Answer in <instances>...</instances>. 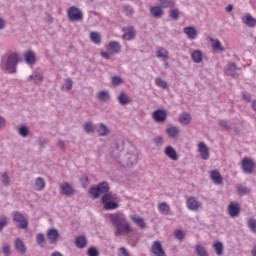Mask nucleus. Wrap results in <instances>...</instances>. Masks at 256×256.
<instances>
[{
    "mask_svg": "<svg viewBox=\"0 0 256 256\" xmlns=\"http://www.w3.org/2000/svg\"><path fill=\"white\" fill-rule=\"evenodd\" d=\"M109 182L103 181L96 186L90 188L89 193L93 199H99L101 197V203L106 211H114L119 209V203H117V195L113 192H109Z\"/></svg>",
    "mask_w": 256,
    "mask_h": 256,
    "instance_id": "obj_1",
    "label": "nucleus"
},
{
    "mask_svg": "<svg viewBox=\"0 0 256 256\" xmlns=\"http://www.w3.org/2000/svg\"><path fill=\"white\" fill-rule=\"evenodd\" d=\"M109 219L112 225L116 228L115 236L119 237L123 234L131 233V226H129V222L125 218V215L122 213L110 214Z\"/></svg>",
    "mask_w": 256,
    "mask_h": 256,
    "instance_id": "obj_2",
    "label": "nucleus"
},
{
    "mask_svg": "<svg viewBox=\"0 0 256 256\" xmlns=\"http://www.w3.org/2000/svg\"><path fill=\"white\" fill-rule=\"evenodd\" d=\"M17 65H19V54L12 53L7 59H2L0 67L2 71H7V73H17Z\"/></svg>",
    "mask_w": 256,
    "mask_h": 256,
    "instance_id": "obj_3",
    "label": "nucleus"
},
{
    "mask_svg": "<svg viewBox=\"0 0 256 256\" xmlns=\"http://www.w3.org/2000/svg\"><path fill=\"white\" fill-rule=\"evenodd\" d=\"M12 219L14 223H18L16 227L19 229H27V227H29V221H27L25 216L19 211H14L12 213Z\"/></svg>",
    "mask_w": 256,
    "mask_h": 256,
    "instance_id": "obj_4",
    "label": "nucleus"
},
{
    "mask_svg": "<svg viewBox=\"0 0 256 256\" xmlns=\"http://www.w3.org/2000/svg\"><path fill=\"white\" fill-rule=\"evenodd\" d=\"M67 13L70 21H81L83 19V12L75 6H71Z\"/></svg>",
    "mask_w": 256,
    "mask_h": 256,
    "instance_id": "obj_5",
    "label": "nucleus"
},
{
    "mask_svg": "<svg viewBox=\"0 0 256 256\" xmlns=\"http://www.w3.org/2000/svg\"><path fill=\"white\" fill-rule=\"evenodd\" d=\"M150 251L155 256H167L165 250L163 249V244H161V241L158 240L152 243Z\"/></svg>",
    "mask_w": 256,
    "mask_h": 256,
    "instance_id": "obj_6",
    "label": "nucleus"
},
{
    "mask_svg": "<svg viewBox=\"0 0 256 256\" xmlns=\"http://www.w3.org/2000/svg\"><path fill=\"white\" fill-rule=\"evenodd\" d=\"M202 203L193 196H190L186 200V207L189 211H197L200 207H202Z\"/></svg>",
    "mask_w": 256,
    "mask_h": 256,
    "instance_id": "obj_7",
    "label": "nucleus"
},
{
    "mask_svg": "<svg viewBox=\"0 0 256 256\" xmlns=\"http://www.w3.org/2000/svg\"><path fill=\"white\" fill-rule=\"evenodd\" d=\"M152 119H154L156 123H165V121H167V112L163 109L155 110L152 114Z\"/></svg>",
    "mask_w": 256,
    "mask_h": 256,
    "instance_id": "obj_8",
    "label": "nucleus"
},
{
    "mask_svg": "<svg viewBox=\"0 0 256 256\" xmlns=\"http://www.w3.org/2000/svg\"><path fill=\"white\" fill-rule=\"evenodd\" d=\"M14 248L18 255H25L27 253V246L21 238H16L14 240Z\"/></svg>",
    "mask_w": 256,
    "mask_h": 256,
    "instance_id": "obj_9",
    "label": "nucleus"
},
{
    "mask_svg": "<svg viewBox=\"0 0 256 256\" xmlns=\"http://www.w3.org/2000/svg\"><path fill=\"white\" fill-rule=\"evenodd\" d=\"M60 236L61 235L59 234V230H57V229L51 228L47 231V239H48L50 245H55V243H57V241H59Z\"/></svg>",
    "mask_w": 256,
    "mask_h": 256,
    "instance_id": "obj_10",
    "label": "nucleus"
},
{
    "mask_svg": "<svg viewBox=\"0 0 256 256\" xmlns=\"http://www.w3.org/2000/svg\"><path fill=\"white\" fill-rule=\"evenodd\" d=\"M255 167V163L248 158H244L242 160V171L244 173H248L251 175L253 173V168Z\"/></svg>",
    "mask_w": 256,
    "mask_h": 256,
    "instance_id": "obj_11",
    "label": "nucleus"
},
{
    "mask_svg": "<svg viewBox=\"0 0 256 256\" xmlns=\"http://www.w3.org/2000/svg\"><path fill=\"white\" fill-rule=\"evenodd\" d=\"M106 48L110 51V53H114V55H117L119 53H121V43L117 42V41H110Z\"/></svg>",
    "mask_w": 256,
    "mask_h": 256,
    "instance_id": "obj_12",
    "label": "nucleus"
},
{
    "mask_svg": "<svg viewBox=\"0 0 256 256\" xmlns=\"http://www.w3.org/2000/svg\"><path fill=\"white\" fill-rule=\"evenodd\" d=\"M198 151L200 153L201 159H203L204 161H207V159H209V148L207 147L205 142H200L198 144Z\"/></svg>",
    "mask_w": 256,
    "mask_h": 256,
    "instance_id": "obj_13",
    "label": "nucleus"
},
{
    "mask_svg": "<svg viewBox=\"0 0 256 256\" xmlns=\"http://www.w3.org/2000/svg\"><path fill=\"white\" fill-rule=\"evenodd\" d=\"M96 98L100 103H109L111 101V93L108 90H102L96 94Z\"/></svg>",
    "mask_w": 256,
    "mask_h": 256,
    "instance_id": "obj_14",
    "label": "nucleus"
},
{
    "mask_svg": "<svg viewBox=\"0 0 256 256\" xmlns=\"http://www.w3.org/2000/svg\"><path fill=\"white\" fill-rule=\"evenodd\" d=\"M165 156L171 159L172 161H178L179 155H177V150L172 146H167L164 150Z\"/></svg>",
    "mask_w": 256,
    "mask_h": 256,
    "instance_id": "obj_15",
    "label": "nucleus"
},
{
    "mask_svg": "<svg viewBox=\"0 0 256 256\" xmlns=\"http://www.w3.org/2000/svg\"><path fill=\"white\" fill-rule=\"evenodd\" d=\"M60 191L62 195H66L67 197L73 195L75 193V189H73V186L71 184L65 182L61 184Z\"/></svg>",
    "mask_w": 256,
    "mask_h": 256,
    "instance_id": "obj_16",
    "label": "nucleus"
},
{
    "mask_svg": "<svg viewBox=\"0 0 256 256\" xmlns=\"http://www.w3.org/2000/svg\"><path fill=\"white\" fill-rule=\"evenodd\" d=\"M123 31V39H125L126 41H133V39H135V28H133V26L123 28Z\"/></svg>",
    "mask_w": 256,
    "mask_h": 256,
    "instance_id": "obj_17",
    "label": "nucleus"
},
{
    "mask_svg": "<svg viewBox=\"0 0 256 256\" xmlns=\"http://www.w3.org/2000/svg\"><path fill=\"white\" fill-rule=\"evenodd\" d=\"M228 213L230 217H238L239 213H241V208L239 207L238 203H231L228 206Z\"/></svg>",
    "mask_w": 256,
    "mask_h": 256,
    "instance_id": "obj_18",
    "label": "nucleus"
},
{
    "mask_svg": "<svg viewBox=\"0 0 256 256\" xmlns=\"http://www.w3.org/2000/svg\"><path fill=\"white\" fill-rule=\"evenodd\" d=\"M183 33H185V35H187L188 39H190L192 41L197 39V29H195V27H193V26L185 27L183 29Z\"/></svg>",
    "mask_w": 256,
    "mask_h": 256,
    "instance_id": "obj_19",
    "label": "nucleus"
},
{
    "mask_svg": "<svg viewBox=\"0 0 256 256\" xmlns=\"http://www.w3.org/2000/svg\"><path fill=\"white\" fill-rule=\"evenodd\" d=\"M24 59L27 65H35L37 63V58L35 57V52L29 50L25 52Z\"/></svg>",
    "mask_w": 256,
    "mask_h": 256,
    "instance_id": "obj_20",
    "label": "nucleus"
},
{
    "mask_svg": "<svg viewBox=\"0 0 256 256\" xmlns=\"http://www.w3.org/2000/svg\"><path fill=\"white\" fill-rule=\"evenodd\" d=\"M210 177L215 185H223V177L221 176V173H219V171L213 170L210 173Z\"/></svg>",
    "mask_w": 256,
    "mask_h": 256,
    "instance_id": "obj_21",
    "label": "nucleus"
},
{
    "mask_svg": "<svg viewBox=\"0 0 256 256\" xmlns=\"http://www.w3.org/2000/svg\"><path fill=\"white\" fill-rule=\"evenodd\" d=\"M150 15L155 19H161L163 17V9L158 5L150 8Z\"/></svg>",
    "mask_w": 256,
    "mask_h": 256,
    "instance_id": "obj_22",
    "label": "nucleus"
},
{
    "mask_svg": "<svg viewBox=\"0 0 256 256\" xmlns=\"http://www.w3.org/2000/svg\"><path fill=\"white\" fill-rule=\"evenodd\" d=\"M194 251L197 256H209V252H207V248L201 244H196L194 247Z\"/></svg>",
    "mask_w": 256,
    "mask_h": 256,
    "instance_id": "obj_23",
    "label": "nucleus"
},
{
    "mask_svg": "<svg viewBox=\"0 0 256 256\" xmlns=\"http://www.w3.org/2000/svg\"><path fill=\"white\" fill-rule=\"evenodd\" d=\"M117 99L120 105H129L131 103V98L125 92H120Z\"/></svg>",
    "mask_w": 256,
    "mask_h": 256,
    "instance_id": "obj_24",
    "label": "nucleus"
},
{
    "mask_svg": "<svg viewBox=\"0 0 256 256\" xmlns=\"http://www.w3.org/2000/svg\"><path fill=\"white\" fill-rule=\"evenodd\" d=\"M166 135H168L170 139H177V137H179V129L175 126H171L166 129Z\"/></svg>",
    "mask_w": 256,
    "mask_h": 256,
    "instance_id": "obj_25",
    "label": "nucleus"
},
{
    "mask_svg": "<svg viewBox=\"0 0 256 256\" xmlns=\"http://www.w3.org/2000/svg\"><path fill=\"white\" fill-rule=\"evenodd\" d=\"M126 166L133 167V165H137V155L135 154H126Z\"/></svg>",
    "mask_w": 256,
    "mask_h": 256,
    "instance_id": "obj_26",
    "label": "nucleus"
},
{
    "mask_svg": "<svg viewBox=\"0 0 256 256\" xmlns=\"http://www.w3.org/2000/svg\"><path fill=\"white\" fill-rule=\"evenodd\" d=\"M75 245L78 249H85L87 247V238L85 236H78L75 240Z\"/></svg>",
    "mask_w": 256,
    "mask_h": 256,
    "instance_id": "obj_27",
    "label": "nucleus"
},
{
    "mask_svg": "<svg viewBox=\"0 0 256 256\" xmlns=\"http://www.w3.org/2000/svg\"><path fill=\"white\" fill-rule=\"evenodd\" d=\"M159 6L162 9H173L175 7V0H158Z\"/></svg>",
    "mask_w": 256,
    "mask_h": 256,
    "instance_id": "obj_28",
    "label": "nucleus"
},
{
    "mask_svg": "<svg viewBox=\"0 0 256 256\" xmlns=\"http://www.w3.org/2000/svg\"><path fill=\"white\" fill-rule=\"evenodd\" d=\"M113 148L114 150H112V157H114V159H117L121 155V151H123V145L119 142H116Z\"/></svg>",
    "mask_w": 256,
    "mask_h": 256,
    "instance_id": "obj_29",
    "label": "nucleus"
},
{
    "mask_svg": "<svg viewBox=\"0 0 256 256\" xmlns=\"http://www.w3.org/2000/svg\"><path fill=\"white\" fill-rule=\"evenodd\" d=\"M97 133L99 137H107V135H109V127H107V125L104 123H100Z\"/></svg>",
    "mask_w": 256,
    "mask_h": 256,
    "instance_id": "obj_30",
    "label": "nucleus"
},
{
    "mask_svg": "<svg viewBox=\"0 0 256 256\" xmlns=\"http://www.w3.org/2000/svg\"><path fill=\"white\" fill-rule=\"evenodd\" d=\"M210 41L212 42V47L214 51H219L220 53H223V51H225V47L221 45V41H219V39L211 38Z\"/></svg>",
    "mask_w": 256,
    "mask_h": 256,
    "instance_id": "obj_31",
    "label": "nucleus"
},
{
    "mask_svg": "<svg viewBox=\"0 0 256 256\" xmlns=\"http://www.w3.org/2000/svg\"><path fill=\"white\" fill-rule=\"evenodd\" d=\"M191 57L194 63H201L203 61V52L201 50H195L191 53Z\"/></svg>",
    "mask_w": 256,
    "mask_h": 256,
    "instance_id": "obj_32",
    "label": "nucleus"
},
{
    "mask_svg": "<svg viewBox=\"0 0 256 256\" xmlns=\"http://www.w3.org/2000/svg\"><path fill=\"white\" fill-rule=\"evenodd\" d=\"M179 123H181V125H189V123H191V114L189 113L180 114Z\"/></svg>",
    "mask_w": 256,
    "mask_h": 256,
    "instance_id": "obj_33",
    "label": "nucleus"
},
{
    "mask_svg": "<svg viewBox=\"0 0 256 256\" xmlns=\"http://www.w3.org/2000/svg\"><path fill=\"white\" fill-rule=\"evenodd\" d=\"M131 219L137 225V227H140V229H145V227H147L145 219L136 216H132Z\"/></svg>",
    "mask_w": 256,
    "mask_h": 256,
    "instance_id": "obj_34",
    "label": "nucleus"
},
{
    "mask_svg": "<svg viewBox=\"0 0 256 256\" xmlns=\"http://www.w3.org/2000/svg\"><path fill=\"white\" fill-rule=\"evenodd\" d=\"M45 189V179L38 177L35 180V191H43Z\"/></svg>",
    "mask_w": 256,
    "mask_h": 256,
    "instance_id": "obj_35",
    "label": "nucleus"
},
{
    "mask_svg": "<svg viewBox=\"0 0 256 256\" xmlns=\"http://www.w3.org/2000/svg\"><path fill=\"white\" fill-rule=\"evenodd\" d=\"M226 73L227 75H230V77H237V65H235V63H230Z\"/></svg>",
    "mask_w": 256,
    "mask_h": 256,
    "instance_id": "obj_36",
    "label": "nucleus"
},
{
    "mask_svg": "<svg viewBox=\"0 0 256 256\" xmlns=\"http://www.w3.org/2000/svg\"><path fill=\"white\" fill-rule=\"evenodd\" d=\"M90 39L95 45L101 44V34L99 32H91Z\"/></svg>",
    "mask_w": 256,
    "mask_h": 256,
    "instance_id": "obj_37",
    "label": "nucleus"
},
{
    "mask_svg": "<svg viewBox=\"0 0 256 256\" xmlns=\"http://www.w3.org/2000/svg\"><path fill=\"white\" fill-rule=\"evenodd\" d=\"M213 249L217 256H223V243L222 242H215L213 244Z\"/></svg>",
    "mask_w": 256,
    "mask_h": 256,
    "instance_id": "obj_38",
    "label": "nucleus"
},
{
    "mask_svg": "<svg viewBox=\"0 0 256 256\" xmlns=\"http://www.w3.org/2000/svg\"><path fill=\"white\" fill-rule=\"evenodd\" d=\"M158 209L162 215H169L170 208L167 203L165 202L160 203L158 206Z\"/></svg>",
    "mask_w": 256,
    "mask_h": 256,
    "instance_id": "obj_39",
    "label": "nucleus"
},
{
    "mask_svg": "<svg viewBox=\"0 0 256 256\" xmlns=\"http://www.w3.org/2000/svg\"><path fill=\"white\" fill-rule=\"evenodd\" d=\"M245 25L247 27H255L256 25V19L251 16V14L246 15V19L244 20Z\"/></svg>",
    "mask_w": 256,
    "mask_h": 256,
    "instance_id": "obj_40",
    "label": "nucleus"
},
{
    "mask_svg": "<svg viewBox=\"0 0 256 256\" xmlns=\"http://www.w3.org/2000/svg\"><path fill=\"white\" fill-rule=\"evenodd\" d=\"M157 57H159L160 59H163L164 61H167V59H169V52L163 48H161L160 50H157Z\"/></svg>",
    "mask_w": 256,
    "mask_h": 256,
    "instance_id": "obj_41",
    "label": "nucleus"
},
{
    "mask_svg": "<svg viewBox=\"0 0 256 256\" xmlns=\"http://www.w3.org/2000/svg\"><path fill=\"white\" fill-rule=\"evenodd\" d=\"M18 135L24 139L29 136V128L27 126H20L18 128Z\"/></svg>",
    "mask_w": 256,
    "mask_h": 256,
    "instance_id": "obj_42",
    "label": "nucleus"
},
{
    "mask_svg": "<svg viewBox=\"0 0 256 256\" xmlns=\"http://www.w3.org/2000/svg\"><path fill=\"white\" fill-rule=\"evenodd\" d=\"M247 227L250 229V231L252 233H255L256 234V219L254 218H249L247 220Z\"/></svg>",
    "mask_w": 256,
    "mask_h": 256,
    "instance_id": "obj_43",
    "label": "nucleus"
},
{
    "mask_svg": "<svg viewBox=\"0 0 256 256\" xmlns=\"http://www.w3.org/2000/svg\"><path fill=\"white\" fill-rule=\"evenodd\" d=\"M61 89H65V91H71L73 89V80L71 78H67Z\"/></svg>",
    "mask_w": 256,
    "mask_h": 256,
    "instance_id": "obj_44",
    "label": "nucleus"
},
{
    "mask_svg": "<svg viewBox=\"0 0 256 256\" xmlns=\"http://www.w3.org/2000/svg\"><path fill=\"white\" fill-rule=\"evenodd\" d=\"M84 131L85 133H95V124H93L91 121L86 122L84 125Z\"/></svg>",
    "mask_w": 256,
    "mask_h": 256,
    "instance_id": "obj_45",
    "label": "nucleus"
},
{
    "mask_svg": "<svg viewBox=\"0 0 256 256\" xmlns=\"http://www.w3.org/2000/svg\"><path fill=\"white\" fill-rule=\"evenodd\" d=\"M36 242L37 245H39V247H45L46 243H45V235H43L42 233H39L36 235Z\"/></svg>",
    "mask_w": 256,
    "mask_h": 256,
    "instance_id": "obj_46",
    "label": "nucleus"
},
{
    "mask_svg": "<svg viewBox=\"0 0 256 256\" xmlns=\"http://www.w3.org/2000/svg\"><path fill=\"white\" fill-rule=\"evenodd\" d=\"M179 15H180V12H179V9L177 8H174L169 11V17L170 19H172V21H177V19H179Z\"/></svg>",
    "mask_w": 256,
    "mask_h": 256,
    "instance_id": "obj_47",
    "label": "nucleus"
},
{
    "mask_svg": "<svg viewBox=\"0 0 256 256\" xmlns=\"http://www.w3.org/2000/svg\"><path fill=\"white\" fill-rule=\"evenodd\" d=\"M237 193L238 195H249L251 193V190L247 187L238 186L237 187Z\"/></svg>",
    "mask_w": 256,
    "mask_h": 256,
    "instance_id": "obj_48",
    "label": "nucleus"
},
{
    "mask_svg": "<svg viewBox=\"0 0 256 256\" xmlns=\"http://www.w3.org/2000/svg\"><path fill=\"white\" fill-rule=\"evenodd\" d=\"M155 85H157L158 87H161V89H167V87H168L167 81H165L161 78L155 79Z\"/></svg>",
    "mask_w": 256,
    "mask_h": 256,
    "instance_id": "obj_49",
    "label": "nucleus"
},
{
    "mask_svg": "<svg viewBox=\"0 0 256 256\" xmlns=\"http://www.w3.org/2000/svg\"><path fill=\"white\" fill-rule=\"evenodd\" d=\"M174 237L177 241L182 242L185 239V232H183V230H176L174 232Z\"/></svg>",
    "mask_w": 256,
    "mask_h": 256,
    "instance_id": "obj_50",
    "label": "nucleus"
},
{
    "mask_svg": "<svg viewBox=\"0 0 256 256\" xmlns=\"http://www.w3.org/2000/svg\"><path fill=\"white\" fill-rule=\"evenodd\" d=\"M122 9L126 17H131V15L134 13L133 7L130 5H125L122 7Z\"/></svg>",
    "mask_w": 256,
    "mask_h": 256,
    "instance_id": "obj_51",
    "label": "nucleus"
},
{
    "mask_svg": "<svg viewBox=\"0 0 256 256\" xmlns=\"http://www.w3.org/2000/svg\"><path fill=\"white\" fill-rule=\"evenodd\" d=\"M34 83L35 85H41L43 83V76H41L39 73H35Z\"/></svg>",
    "mask_w": 256,
    "mask_h": 256,
    "instance_id": "obj_52",
    "label": "nucleus"
},
{
    "mask_svg": "<svg viewBox=\"0 0 256 256\" xmlns=\"http://www.w3.org/2000/svg\"><path fill=\"white\" fill-rule=\"evenodd\" d=\"M88 256H99V250H97L95 247H90L87 251Z\"/></svg>",
    "mask_w": 256,
    "mask_h": 256,
    "instance_id": "obj_53",
    "label": "nucleus"
},
{
    "mask_svg": "<svg viewBox=\"0 0 256 256\" xmlns=\"http://www.w3.org/2000/svg\"><path fill=\"white\" fill-rule=\"evenodd\" d=\"M48 143H49L48 139H45V138L38 139V145H39L40 149H45V145H47Z\"/></svg>",
    "mask_w": 256,
    "mask_h": 256,
    "instance_id": "obj_54",
    "label": "nucleus"
},
{
    "mask_svg": "<svg viewBox=\"0 0 256 256\" xmlns=\"http://www.w3.org/2000/svg\"><path fill=\"white\" fill-rule=\"evenodd\" d=\"M1 181H2L3 185H9V183H10L9 174L3 173L1 175Z\"/></svg>",
    "mask_w": 256,
    "mask_h": 256,
    "instance_id": "obj_55",
    "label": "nucleus"
},
{
    "mask_svg": "<svg viewBox=\"0 0 256 256\" xmlns=\"http://www.w3.org/2000/svg\"><path fill=\"white\" fill-rule=\"evenodd\" d=\"M112 85H121V83H123V79H121V77H118V76H114L112 77Z\"/></svg>",
    "mask_w": 256,
    "mask_h": 256,
    "instance_id": "obj_56",
    "label": "nucleus"
},
{
    "mask_svg": "<svg viewBox=\"0 0 256 256\" xmlns=\"http://www.w3.org/2000/svg\"><path fill=\"white\" fill-rule=\"evenodd\" d=\"M118 256H129V252H127V249L125 247H120L118 249Z\"/></svg>",
    "mask_w": 256,
    "mask_h": 256,
    "instance_id": "obj_57",
    "label": "nucleus"
},
{
    "mask_svg": "<svg viewBox=\"0 0 256 256\" xmlns=\"http://www.w3.org/2000/svg\"><path fill=\"white\" fill-rule=\"evenodd\" d=\"M80 181L82 183V187H87V185H89V177L87 176H82Z\"/></svg>",
    "mask_w": 256,
    "mask_h": 256,
    "instance_id": "obj_58",
    "label": "nucleus"
},
{
    "mask_svg": "<svg viewBox=\"0 0 256 256\" xmlns=\"http://www.w3.org/2000/svg\"><path fill=\"white\" fill-rule=\"evenodd\" d=\"M153 141L157 147H161V145H163V138L161 136L154 138Z\"/></svg>",
    "mask_w": 256,
    "mask_h": 256,
    "instance_id": "obj_59",
    "label": "nucleus"
},
{
    "mask_svg": "<svg viewBox=\"0 0 256 256\" xmlns=\"http://www.w3.org/2000/svg\"><path fill=\"white\" fill-rule=\"evenodd\" d=\"M2 252H3L4 255H10V253H11V246L4 245L2 247Z\"/></svg>",
    "mask_w": 256,
    "mask_h": 256,
    "instance_id": "obj_60",
    "label": "nucleus"
},
{
    "mask_svg": "<svg viewBox=\"0 0 256 256\" xmlns=\"http://www.w3.org/2000/svg\"><path fill=\"white\" fill-rule=\"evenodd\" d=\"M7 227V218H0V231H3V228Z\"/></svg>",
    "mask_w": 256,
    "mask_h": 256,
    "instance_id": "obj_61",
    "label": "nucleus"
},
{
    "mask_svg": "<svg viewBox=\"0 0 256 256\" xmlns=\"http://www.w3.org/2000/svg\"><path fill=\"white\" fill-rule=\"evenodd\" d=\"M219 125L222 126L223 129H227V130L231 129V127L229 126V124H227V121L225 120H220Z\"/></svg>",
    "mask_w": 256,
    "mask_h": 256,
    "instance_id": "obj_62",
    "label": "nucleus"
},
{
    "mask_svg": "<svg viewBox=\"0 0 256 256\" xmlns=\"http://www.w3.org/2000/svg\"><path fill=\"white\" fill-rule=\"evenodd\" d=\"M57 147H59L60 149H65V147H66L65 141H63V140H58V141H57Z\"/></svg>",
    "mask_w": 256,
    "mask_h": 256,
    "instance_id": "obj_63",
    "label": "nucleus"
},
{
    "mask_svg": "<svg viewBox=\"0 0 256 256\" xmlns=\"http://www.w3.org/2000/svg\"><path fill=\"white\" fill-rule=\"evenodd\" d=\"M100 55L101 57H103V59H107V60L111 59V55H109V52L103 51L100 53Z\"/></svg>",
    "mask_w": 256,
    "mask_h": 256,
    "instance_id": "obj_64",
    "label": "nucleus"
}]
</instances>
